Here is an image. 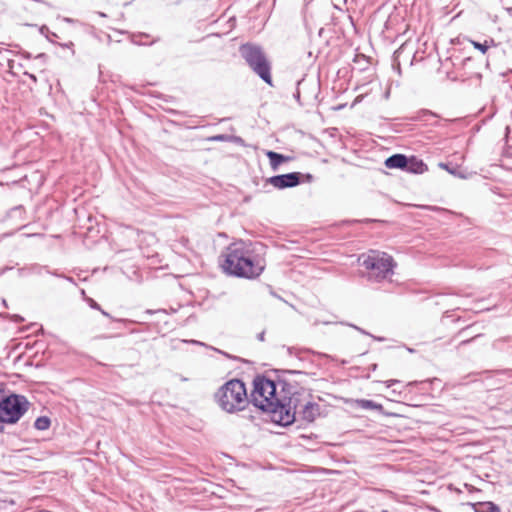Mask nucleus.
Listing matches in <instances>:
<instances>
[{"label": "nucleus", "mask_w": 512, "mask_h": 512, "mask_svg": "<svg viewBox=\"0 0 512 512\" xmlns=\"http://www.w3.org/2000/svg\"><path fill=\"white\" fill-rule=\"evenodd\" d=\"M275 379L266 374H258L253 379L251 392L253 405L269 415L271 422L278 426L287 427L296 421L297 409L301 406L303 388L288 382L285 374H306L300 369H276ZM318 403L308 401L298 412L301 419L311 423L320 415Z\"/></svg>", "instance_id": "1"}, {"label": "nucleus", "mask_w": 512, "mask_h": 512, "mask_svg": "<svg viewBox=\"0 0 512 512\" xmlns=\"http://www.w3.org/2000/svg\"><path fill=\"white\" fill-rule=\"evenodd\" d=\"M222 256L223 271L237 278L256 279L265 269V261L242 241L231 243Z\"/></svg>", "instance_id": "2"}, {"label": "nucleus", "mask_w": 512, "mask_h": 512, "mask_svg": "<svg viewBox=\"0 0 512 512\" xmlns=\"http://www.w3.org/2000/svg\"><path fill=\"white\" fill-rule=\"evenodd\" d=\"M214 397L219 407L230 414L243 410L249 402L253 404L251 395L248 399L245 383L237 378L220 386Z\"/></svg>", "instance_id": "3"}, {"label": "nucleus", "mask_w": 512, "mask_h": 512, "mask_svg": "<svg viewBox=\"0 0 512 512\" xmlns=\"http://www.w3.org/2000/svg\"><path fill=\"white\" fill-rule=\"evenodd\" d=\"M239 53L250 69L266 84L273 86L271 63L262 47L255 43H244L239 47Z\"/></svg>", "instance_id": "4"}, {"label": "nucleus", "mask_w": 512, "mask_h": 512, "mask_svg": "<svg viewBox=\"0 0 512 512\" xmlns=\"http://www.w3.org/2000/svg\"><path fill=\"white\" fill-rule=\"evenodd\" d=\"M30 405L26 396L10 392L4 399H0V422L16 424L29 410Z\"/></svg>", "instance_id": "5"}, {"label": "nucleus", "mask_w": 512, "mask_h": 512, "mask_svg": "<svg viewBox=\"0 0 512 512\" xmlns=\"http://www.w3.org/2000/svg\"><path fill=\"white\" fill-rule=\"evenodd\" d=\"M362 265L367 270L373 271L376 278L381 280L393 274L396 263L393 257L385 252H372L363 260Z\"/></svg>", "instance_id": "6"}, {"label": "nucleus", "mask_w": 512, "mask_h": 512, "mask_svg": "<svg viewBox=\"0 0 512 512\" xmlns=\"http://www.w3.org/2000/svg\"><path fill=\"white\" fill-rule=\"evenodd\" d=\"M384 164L389 169H400L413 174H423L428 170L427 164L422 159L414 155L407 156L401 153L389 156Z\"/></svg>", "instance_id": "7"}, {"label": "nucleus", "mask_w": 512, "mask_h": 512, "mask_svg": "<svg viewBox=\"0 0 512 512\" xmlns=\"http://www.w3.org/2000/svg\"><path fill=\"white\" fill-rule=\"evenodd\" d=\"M303 177L304 175L301 172H290L271 176L267 179V183L271 184L276 189L283 190L298 186L302 183Z\"/></svg>", "instance_id": "8"}, {"label": "nucleus", "mask_w": 512, "mask_h": 512, "mask_svg": "<svg viewBox=\"0 0 512 512\" xmlns=\"http://www.w3.org/2000/svg\"><path fill=\"white\" fill-rule=\"evenodd\" d=\"M474 512H500V507L491 501L470 504Z\"/></svg>", "instance_id": "9"}, {"label": "nucleus", "mask_w": 512, "mask_h": 512, "mask_svg": "<svg viewBox=\"0 0 512 512\" xmlns=\"http://www.w3.org/2000/svg\"><path fill=\"white\" fill-rule=\"evenodd\" d=\"M266 156L268 157L270 166L273 170H277L282 163L289 159V157L271 150L266 152Z\"/></svg>", "instance_id": "10"}, {"label": "nucleus", "mask_w": 512, "mask_h": 512, "mask_svg": "<svg viewBox=\"0 0 512 512\" xmlns=\"http://www.w3.org/2000/svg\"><path fill=\"white\" fill-rule=\"evenodd\" d=\"M357 407L365 410H377L383 413V406L373 400L358 399L356 400Z\"/></svg>", "instance_id": "11"}, {"label": "nucleus", "mask_w": 512, "mask_h": 512, "mask_svg": "<svg viewBox=\"0 0 512 512\" xmlns=\"http://www.w3.org/2000/svg\"><path fill=\"white\" fill-rule=\"evenodd\" d=\"M439 167L446 170L449 174L455 176V177H458V178H461V179H466L467 178V175L465 173H463L459 167L457 165L453 166L451 165L450 163H443V162H440L439 163Z\"/></svg>", "instance_id": "12"}, {"label": "nucleus", "mask_w": 512, "mask_h": 512, "mask_svg": "<svg viewBox=\"0 0 512 512\" xmlns=\"http://www.w3.org/2000/svg\"><path fill=\"white\" fill-rule=\"evenodd\" d=\"M51 425V419L48 416H39L34 422V427L37 430L44 431L49 429Z\"/></svg>", "instance_id": "13"}, {"label": "nucleus", "mask_w": 512, "mask_h": 512, "mask_svg": "<svg viewBox=\"0 0 512 512\" xmlns=\"http://www.w3.org/2000/svg\"><path fill=\"white\" fill-rule=\"evenodd\" d=\"M39 33L52 44H56V39L59 38V36L55 32L49 30L47 25L40 26Z\"/></svg>", "instance_id": "14"}, {"label": "nucleus", "mask_w": 512, "mask_h": 512, "mask_svg": "<svg viewBox=\"0 0 512 512\" xmlns=\"http://www.w3.org/2000/svg\"><path fill=\"white\" fill-rule=\"evenodd\" d=\"M431 117H437V115L428 109H422L417 113V116L414 117L413 120L427 122Z\"/></svg>", "instance_id": "15"}, {"label": "nucleus", "mask_w": 512, "mask_h": 512, "mask_svg": "<svg viewBox=\"0 0 512 512\" xmlns=\"http://www.w3.org/2000/svg\"><path fill=\"white\" fill-rule=\"evenodd\" d=\"M101 312V314L105 317H107L108 319H110L111 321H114V322H119V323H123L124 325H127V324H133L135 323L134 320H131V319H127V318H115L113 317L111 314H109L107 311L103 310L101 308V310H99Z\"/></svg>", "instance_id": "16"}, {"label": "nucleus", "mask_w": 512, "mask_h": 512, "mask_svg": "<svg viewBox=\"0 0 512 512\" xmlns=\"http://www.w3.org/2000/svg\"><path fill=\"white\" fill-rule=\"evenodd\" d=\"M23 213H24V207L22 205H18V206H15L10 209L9 216L10 217H14V216L21 217Z\"/></svg>", "instance_id": "17"}, {"label": "nucleus", "mask_w": 512, "mask_h": 512, "mask_svg": "<svg viewBox=\"0 0 512 512\" xmlns=\"http://www.w3.org/2000/svg\"><path fill=\"white\" fill-rule=\"evenodd\" d=\"M177 312V309H174V308H170V310H166V309H156V310H153V309H147L145 311L146 314H150V315H153V314H157V313H164V314H168V313H176Z\"/></svg>", "instance_id": "18"}, {"label": "nucleus", "mask_w": 512, "mask_h": 512, "mask_svg": "<svg viewBox=\"0 0 512 512\" xmlns=\"http://www.w3.org/2000/svg\"><path fill=\"white\" fill-rule=\"evenodd\" d=\"M480 336H481V334H476L474 336H470L466 339L461 340L457 346V349H459L460 347L465 346L467 344H470L471 342L475 341Z\"/></svg>", "instance_id": "19"}, {"label": "nucleus", "mask_w": 512, "mask_h": 512, "mask_svg": "<svg viewBox=\"0 0 512 512\" xmlns=\"http://www.w3.org/2000/svg\"><path fill=\"white\" fill-rule=\"evenodd\" d=\"M473 46L478 49L479 51H481L483 54H485L489 48V46L487 45V42H484V43H480V42H477V41H473Z\"/></svg>", "instance_id": "20"}, {"label": "nucleus", "mask_w": 512, "mask_h": 512, "mask_svg": "<svg viewBox=\"0 0 512 512\" xmlns=\"http://www.w3.org/2000/svg\"><path fill=\"white\" fill-rule=\"evenodd\" d=\"M85 301L91 309L101 310V306L94 299L90 297H85Z\"/></svg>", "instance_id": "21"}, {"label": "nucleus", "mask_w": 512, "mask_h": 512, "mask_svg": "<svg viewBox=\"0 0 512 512\" xmlns=\"http://www.w3.org/2000/svg\"><path fill=\"white\" fill-rule=\"evenodd\" d=\"M55 45H58L62 48H67V49H70L71 50V55L74 56L75 55V50L73 49L74 47V43L72 41H68L66 43H58L56 42Z\"/></svg>", "instance_id": "22"}, {"label": "nucleus", "mask_w": 512, "mask_h": 512, "mask_svg": "<svg viewBox=\"0 0 512 512\" xmlns=\"http://www.w3.org/2000/svg\"><path fill=\"white\" fill-rule=\"evenodd\" d=\"M342 325H346V326H349V327H352L353 329L357 330L358 332H360L361 334L363 335H367V336H372V334H370L369 332H367L366 330L362 329L361 327H358L354 324H351V323H346V322H341Z\"/></svg>", "instance_id": "23"}, {"label": "nucleus", "mask_w": 512, "mask_h": 512, "mask_svg": "<svg viewBox=\"0 0 512 512\" xmlns=\"http://www.w3.org/2000/svg\"><path fill=\"white\" fill-rule=\"evenodd\" d=\"M302 82H303V79H302V80H298V81H297V83H296V85H297V89H296V91H295V92H294V94H293L294 99H295L297 102H299V103H300V91H299V86H300V84H301Z\"/></svg>", "instance_id": "24"}, {"label": "nucleus", "mask_w": 512, "mask_h": 512, "mask_svg": "<svg viewBox=\"0 0 512 512\" xmlns=\"http://www.w3.org/2000/svg\"><path fill=\"white\" fill-rule=\"evenodd\" d=\"M226 139H227V136L224 134H219V135L211 137L212 141H225Z\"/></svg>", "instance_id": "25"}, {"label": "nucleus", "mask_w": 512, "mask_h": 512, "mask_svg": "<svg viewBox=\"0 0 512 512\" xmlns=\"http://www.w3.org/2000/svg\"><path fill=\"white\" fill-rule=\"evenodd\" d=\"M472 326H467L463 329H461L456 335L455 337H460V336H463V335H466L467 332L471 329Z\"/></svg>", "instance_id": "26"}, {"label": "nucleus", "mask_w": 512, "mask_h": 512, "mask_svg": "<svg viewBox=\"0 0 512 512\" xmlns=\"http://www.w3.org/2000/svg\"><path fill=\"white\" fill-rule=\"evenodd\" d=\"M399 383H400V381H399V380H396V379L387 380V381L385 382L386 387H388V388L392 387V386H393V385H395V384H399Z\"/></svg>", "instance_id": "27"}, {"label": "nucleus", "mask_w": 512, "mask_h": 512, "mask_svg": "<svg viewBox=\"0 0 512 512\" xmlns=\"http://www.w3.org/2000/svg\"><path fill=\"white\" fill-rule=\"evenodd\" d=\"M304 177H303V181L302 182H312L313 181V175H311L310 173H306V174H303Z\"/></svg>", "instance_id": "28"}, {"label": "nucleus", "mask_w": 512, "mask_h": 512, "mask_svg": "<svg viewBox=\"0 0 512 512\" xmlns=\"http://www.w3.org/2000/svg\"><path fill=\"white\" fill-rule=\"evenodd\" d=\"M257 339L261 342H263L265 340V331H262L260 332L258 335H257Z\"/></svg>", "instance_id": "29"}, {"label": "nucleus", "mask_w": 512, "mask_h": 512, "mask_svg": "<svg viewBox=\"0 0 512 512\" xmlns=\"http://www.w3.org/2000/svg\"><path fill=\"white\" fill-rule=\"evenodd\" d=\"M63 279H65V280H67L68 282H70V283H72V284L76 285V282H75V280H74L72 277H69V276L64 275V276H63Z\"/></svg>", "instance_id": "30"}, {"label": "nucleus", "mask_w": 512, "mask_h": 512, "mask_svg": "<svg viewBox=\"0 0 512 512\" xmlns=\"http://www.w3.org/2000/svg\"><path fill=\"white\" fill-rule=\"evenodd\" d=\"M214 350H215V351H217L218 353H220V354H222V355H224V356L228 357V358H232V356H231L230 354H228V353H226V352H224V351H221V350L216 349V348H214Z\"/></svg>", "instance_id": "31"}, {"label": "nucleus", "mask_w": 512, "mask_h": 512, "mask_svg": "<svg viewBox=\"0 0 512 512\" xmlns=\"http://www.w3.org/2000/svg\"><path fill=\"white\" fill-rule=\"evenodd\" d=\"M47 58V55L45 53H39L37 56H36V59H40V60H44Z\"/></svg>", "instance_id": "32"}, {"label": "nucleus", "mask_w": 512, "mask_h": 512, "mask_svg": "<svg viewBox=\"0 0 512 512\" xmlns=\"http://www.w3.org/2000/svg\"><path fill=\"white\" fill-rule=\"evenodd\" d=\"M7 424L6 422H0V433H4L5 427L4 425Z\"/></svg>", "instance_id": "33"}, {"label": "nucleus", "mask_w": 512, "mask_h": 512, "mask_svg": "<svg viewBox=\"0 0 512 512\" xmlns=\"http://www.w3.org/2000/svg\"><path fill=\"white\" fill-rule=\"evenodd\" d=\"M63 20H64L65 22H67V23H74V22H75V20H74V19L69 18V17H64V18H63Z\"/></svg>", "instance_id": "34"}, {"label": "nucleus", "mask_w": 512, "mask_h": 512, "mask_svg": "<svg viewBox=\"0 0 512 512\" xmlns=\"http://www.w3.org/2000/svg\"><path fill=\"white\" fill-rule=\"evenodd\" d=\"M7 395L4 394V389L0 387V399H4Z\"/></svg>", "instance_id": "35"}, {"label": "nucleus", "mask_w": 512, "mask_h": 512, "mask_svg": "<svg viewBox=\"0 0 512 512\" xmlns=\"http://www.w3.org/2000/svg\"><path fill=\"white\" fill-rule=\"evenodd\" d=\"M401 50H402V47H400L398 50H396V51L394 52V58H395V59L399 56V54H400Z\"/></svg>", "instance_id": "36"}, {"label": "nucleus", "mask_w": 512, "mask_h": 512, "mask_svg": "<svg viewBox=\"0 0 512 512\" xmlns=\"http://www.w3.org/2000/svg\"><path fill=\"white\" fill-rule=\"evenodd\" d=\"M371 337H372L374 340H376V341H380V342H381V341H384V338H383V337H378V336H374V335H372Z\"/></svg>", "instance_id": "37"}, {"label": "nucleus", "mask_w": 512, "mask_h": 512, "mask_svg": "<svg viewBox=\"0 0 512 512\" xmlns=\"http://www.w3.org/2000/svg\"><path fill=\"white\" fill-rule=\"evenodd\" d=\"M377 364H372L370 367H369V370L370 371H375L377 369Z\"/></svg>", "instance_id": "38"}, {"label": "nucleus", "mask_w": 512, "mask_h": 512, "mask_svg": "<svg viewBox=\"0 0 512 512\" xmlns=\"http://www.w3.org/2000/svg\"><path fill=\"white\" fill-rule=\"evenodd\" d=\"M191 343L197 344V345H204V343L197 341V340H191Z\"/></svg>", "instance_id": "39"}, {"label": "nucleus", "mask_w": 512, "mask_h": 512, "mask_svg": "<svg viewBox=\"0 0 512 512\" xmlns=\"http://www.w3.org/2000/svg\"><path fill=\"white\" fill-rule=\"evenodd\" d=\"M52 275L56 276V277H59V278H63V274H59L57 272H53Z\"/></svg>", "instance_id": "40"}, {"label": "nucleus", "mask_w": 512, "mask_h": 512, "mask_svg": "<svg viewBox=\"0 0 512 512\" xmlns=\"http://www.w3.org/2000/svg\"><path fill=\"white\" fill-rule=\"evenodd\" d=\"M112 337H113L112 335H102V336H100V338H102V339H110Z\"/></svg>", "instance_id": "41"}, {"label": "nucleus", "mask_w": 512, "mask_h": 512, "mask_svg": "<svg viewBox=\"0 0 512 512\" xmlns=\"http://www.w3.org/2000/svg\"><path fill=\"white\" fill-rule=\"evenodd\" d=\"M15 319H16V321H22L23 320V318L21 316H19V315H15Z\"/></svg>", "instance_id": "42"}, {"label": "nucleus", "mask_w": 512, "mask_h": 512, "mask_svg": "<svg viewBox=\"0 0 512 512\" xmlns=\"http://www.w3.org/2000/svg\"><path fill=\"white\" fill-rule=\"evenodd\" d=\"M392 393L393 394L401 395L402 392L401 391L398 392L396 389H392Z\"/></svg>", "instance_id": "43"}, {"label": "nucleus", "mask_w": 512, "mask_h": 512, "mask_svg": "<svg viewBox=\"0 0 512 512\" xmlns=\"http://www.w3.org/2000/svg\"><path fill=\"white\" fill-rule=\"evenodd\" d=\"M393 66H394V67H396V69L398 70V72H400V64H399V63H397V66H396L395 64H394Z\"/></svg>", "instance_id": "44"}, {"label": "nucleus", "mask_w": 512, "mask_h": 512, "mask_svg": "<svg viewBox=\"0 0 512 512\" xmlns=\"http://www.w3.org/2000/svg\"><path fill=\"white\" fill-rule=\"evenodd\" d=\"M29 77H30V79H32V80H34V81H36V77H35V75L30 74V75H29Z\"/></svg>", "instance_id": "45"}, {"label": "nucleus", "mask_w": 512, "mask_h": 512, "mask_svg": "<svg viewBox=\"0 0 512 512\" xmlns=\"http://www.w3.org/2000/svg\"><path fill=\"white\" fill-rule=\"evenodd\" d=\"M24 57H26V58H30V57H31V54H30V53H28V52H26V53H25V55H24Z\"/></svg>", "instance_id": "46"}, {"label": "nucleus", "mask_w": 512, "mask_h": 512, "mask_svg": "<svg viewBox=\"0 0 512 512\" xmlns=\"http://www.w3.org/2000/svg\"><path fill=\"white\" fill-rule=\"evenodd\" d=\"M99 15L102 16V17H105L106 15L102 12H99Z\"/></svg>", "instance_id": "47"}, {"label": "nucleus", "mask_w": 512, "mask_h": 512, "mask_svg": "<svg viewBox=\"0 0 512 512\" xmlns=\"http://www.w3.org/2000/svg\"><path fill=\"white\" fill-rule=\"evenodd\" d=\"M347 363H348V361H346V360H342V364H343V365H345V364H347Z\"/></svg>", "instance_id": "48"}]
</instances>
